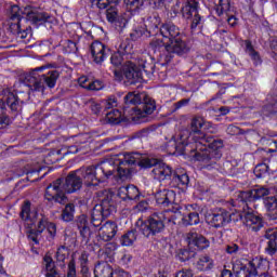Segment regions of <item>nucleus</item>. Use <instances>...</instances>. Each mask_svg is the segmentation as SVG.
Segmentation results:
<instances>
[{"instance_id":"nucleus-45","label":"nucleus","mask_w":277,"mask_h":277,"mask_svg":"<svg viewBox=\"0 0 277 277\" xmlns=\"http://www.w3.org/2000/svg\"><path fill=\"white\" fill-rule=\"evenodd\" d=\"M119 16L118 9L115 5H111L106 10V18L108 23H116Z\"/></svg>"},{"instance_id":"nucleus-9","label":"nucleus","mask_w":277,"mask_h":277,"mask_svg":"<svg viewBox=\"0 0 277 277\" xmlns=\"http://www.w3.org/2000/svg\"><path fill=\"white\" fill-rule=\"evenodd\" d=\"M115 81H122L127 79L130 85H135V83H142V69L133 62V60H128L123 62L121 69L114 70Z\"/></svg>"},{"instance_id":"nucleus-20","label":"nucleus","mask_w":277,"mask_h":277,"mask_svg":"<svg viewBox=\"0 0 277 277\" xmlns=\"http://www.w3.org/2000/svg\"><path fill=\"white\" fill-rule=\"evenodd\" d=\"M74 226L79 230L80 237L88 243L92 237V229H90V223L88 222V215L80 214L74 220Z\"/></svg>"},{"instance_id":"nucleus-33","label":"nucleus","mask_w":277,"mask_h":277,"mask_svg":"<svg viewBox=\"0 0 277 277\" xmlns=\"http://www.w3.org/2000/svg\"><path fill=\"white\" fill-rule=\"evenodd\" d=\"M137 227L135 226L134 229L129 230L128 233L123 234L120 238L121 246H133L137 240Z\"/></svg>"},{"instance_id":"nucleus-60","label":"nucleus","mask_w":277,"mask_h":277,"mask_svg":"<svg viewBox=\"0 0 277 277\" xmlns=\"http://www.w3.org/2000/svg\"><path fill=\"white\" fill-rule=\"evenodd\" d=\"M51 239H55V236L57 235V225L53 222L48 221V226L45 227Z\"/></svg>"},{"instance_id":"nucleus-17","label":"nucleus","mask_w":277,"mask_h":277,"mask_svg":"<svg viewBox=\"0 0 277 277\" xmlns=\"http://www.w3.org/2000/svg\"><path fill=\"white\" fill-rule=\"evenodd\" d=\"M236 220H241L242 224L247 226L252 233H259L265 226L263 217L253 212L236 213Z\"/></svg>"},{"instance_id":"nucleus-58","label":"nucleus","mask_w":277,"mask_h":277,"mask_svg":"<svg viewBox=\"0 0 277 277\" xmlns=\"http://www.w3.org/2000/svg\"><path fill=\"white\" fill-rule=\"evenodd\" d=\"M81 274L82 277H90V268H88V258L85 255L81 256Z\"/></svg>"},{"instance_id":"nucleus-34","label":"nucleus","mask_w":277,"mask_h":277,"mask_svg":"<svg viewBox=\"0 0 277 277\" xmlns=\"http://www.w3.org/2000/svg\"><path fill=\"white\" fill-rule=\"evenodd\" d=\"M61 220L63 222H75V203H65V208L62 210Z\"/></svg>"},{"instance_id":"nucleus-6","label":"nucleus","mask_w":277,"mask_h":277,"mask_svg":"<svg viewBox=\"0 0 277 277\" xmlns=\"http://www.w3.org/2000/svg\"><path fill=\"white\" fill-rule=\"evenodd\" d=\"M114 193L109 189H103L95 193L97 205L91 210V224L98 228L106 217L116 213V200H114Z\"/></svg>"},{"instance_id":"nucleus-26","label":"nucleus","mask_w":277,"mask_h":277,"mask_svg":"<svg viewBox=\"0 0 277 277\" xmlns=\"http://www.w3.org/2000/svg\"><path fill=\"white\" fill-rule=\"evenodd\" d=\"M121 200H140V189L135 185L121 186L118 194Z\"/></svg>"},{"instance_id":"nucleus-24","label":"nucleus","mask_w":277,"mask_h":277,"mask_svg":"<svg viewBox=\"0 0 277 277\" xmlns=\"http://www.w3.org/2000/svg\"><path fill=\"white\" fill-rule=\"evenodd\" d=\"M264 239H266L265 252L269 256H274L277 252V227L267 228L264 233Z\"/></svg>"},{"instance_id":"nucleus-8","label":"nucleus","mask_w":277,"mask_h":277,"mask_svg":"<svg viewBox=\"0 0 277 277\" xmlns=\"http://www.w3.org/2000/svg\"><path fill=\"white\" fill-rule=\"evenodd\" d=\"M135 227L138 233L144 235L147 239H153V237H157V235H161L166 230V223L163 219L159 216V214L154 213L148 216L145 221L138 219L135 223Z\"/></svg>"},{"instance_id":"nucleus-29","label":"nucleus","mask_w":277,"mask_h":277,"mask_svg":"<svg viewBox=\"0 0 277 277\" xmlns=\"http://www.w3.org/2000/svg\"><path fill=\"white\" fill-rule=\"evenodd\" d=\"M233 274L236 277H256V272L250 268V264L236 262L233 265Z\"/></svg>"},{"instance_id":"nucleus-40","label":"nucleus","mask_w":277,"mask_h":277,"mask_svg":"<svg viewBox=\"0 0 277 277\" xmlns=\"http://www.w3.org/2000/svg\"><path fill=\"white\" fill-rule=\"evenodd\" d=\"M166 47H168V41L166 39H153L149 42V49L154 51V53H157V51H164L166 53Z\"/></svg>"},{"instance_id":"nucleus-15","label":"nucleus","mask_w":277,"mask_h":277,"mask_svg":"<svg viewBox=\"0 0 277 277\" xmlns=\"http://www.w3.org/2000/svg\"><path fill=\"white\" fill-rule=\"evenodd\" d=\"M25 14H23V10L18 5H12L9 14V29L11 34L17 36L21 34V29L23 24L25 23Z\"/></svg>"},{"instance_id":"nucleus-38","label":"nucleus","mask_w":277,"mask_h":277,"mask_svg":"<svg viewBox=\"0 0 277 277\" xmlns=\"http://www.w3.org/2000/svg\"><path fill=\"white\" fill-rule=\"evenodd\" d=\"M105 120L108 124H120L122 122V113L118 109H113L106 114Z\"/></svg>"},{"instance_id":"nucleus-37","label":"nucleus","mask_w":277,"mask_h":277,"mask_svg":"<svg viewBox=\"0 0 277 277\" xmlns=\"http://www.w3.org/2000/svg\"><path fill=\"white\" fill-rule=\"evenodd\" d=\"M184 226H196L200 224V214L198 212H190L187 215H181Z\"/></svg>"},{"instance_id":"nucleus-64","label":"nucleus","mask_w":277,"mask_h":277,"mask_svg":"<svg viewBox=\"0 0 277 277\" xmlns=\"http://www.w3.org/2000/svg\"><path fill=\"white\" fill-rule=\"evenodd\" d=\"M266 217H267L268 222H275V224H277V208L266 212Z\"/></svg>"},{"instance_id":"nucleus-46","label":"nucleus","mask_w":277,"mask_h":277,"mask_svg":"<svg viewBox=\"0 0 277 277\" xmlns=\"http://www.w3.org/2000/svg\"><path fill=\"white\" fill-rule=\"evenodd\" d=\"M267 172H269V167L265 163L258 164L253 170V173L255 174L256 179H263V176H265Z\"/></svg>"},{"instance_id":"nucleus-62","label":"nucleus","mask_w":277,"mask_h":277,"mask_svg":"<svg viewBox=\"0 0 277 277\" xmlns=\"http://www.w3.org/2000/svg\"><path fill=\"white\" fill-rule=\"evenodd\" d=\"M67 277H77V268L75 265V260H71L68 263V273H67Z\"/></svg>"},{"instance_id":"nucleus-43","label":"nucleus","mask_w":277,"mask_h":277,"mask_svg":"<svg viewBox=\"0 0 277 277\" xmlns=\"http://www.w3.org/2000/svg\"><path fill=\"white\" fill-rule=\"evenodd\" d=\"M177 259L182 263H185V261H189V259H194L196 256L195 251H192L189 249H180L177 251Z\"/></svg>"},{"instance_id":"nucleus-48","label":"nucleus","mask_w":277,"mask_h":277,"mask_svg":"<svg viewBox=\"0 0 277 277\" xmlns=\"http://www.w3.org/2000/svg\"><path fill=\"white\" fill-rule=\"evenodd\" d=\"M230 11V0H220L219 5L216 6V14L222 16L224 12Z\"/></svg>"},{"instance_id":"nucleus-7","label":"nucleus","mask_w":277,"mask_h":277,"mask_svg":"<svg viewBox=\"0 0 277 277\" xmlns=\"http://www.w3.org/2000/svg\"><path fill=\"white\" fill-rule=\"evenodd\" d=\"M187 140H189V133L187 131L180 132L177 138H171L166 146L169 155H187L196 159L198 146L189 144Z\"/></svg>"},{"instance_id":"nucleus-11","label":"nucleus","mask_w":277,"mask_h":277,"mask_svg":"<svg viewBox=\"0 0 277 277\" xmlns=\"http://www.w3.org/2000/svg\"><path fill=\"white\" fill-rule=\"evenodd\" d=\"M175 55H185L189 53V47L183 41V36L177 39H173L166 45V52L160 55V66H168L172 62V57Z\"/></svg>"},{"instance_id":"nucleus-28","label":"nucleus","mask_w":277,"mask_h":277,"mask_svg":"<svg viewBox=\"0 0 277 277\" xmlns=\"http://www.w3.org/2000/svg\"><path fill=\"white\" fill-rule=\"evenodd\" d=\"M248 265L252 272H255V277L259 276V274L260 276L261 274H267V269H269V261L263 258H254Z\"/></svg>"},{"instance_id":"nucleus-32","label":"nucleus","mask_w":277,"mask_h":277,"mask_svg":"<svg viewBox=\"0 0 277 277\" xmlns=\"http://www.w3.org/2000/svg\"><path fill=\"white\" fill-rule=\"evenodd\" d=\"M12 124V118L8 114V109L5 108V102L0 100V130L8 129Z\"/></svg>"},{"instance_id":"nucleus-23","label":"nucleus","mask_w":277,"mask_h":277,"mask_svg":"<svg viewBox=\"0 0 277 277\" xmlns=\"http://www.w3.org/2000/svg\"><path fill=\"white\" fill-rule=\"evenodd\" d=\"M155 200L159 207H170L176 200V193L170 189H162L155 193Z\"/></svg>"},{"instance_id":"nucleus-42","label":"nucleus","mask_w":277,"mask_h":277,"mask_svg":"<svg viewBox=\"0 0 277 277\" xmlns=\"http://www.w3.org/2000/svg\"><path fill=\"white\" fill-rule=\"evenodd\" d=\"M146 27H147L146 30H144L143 28H136V29H134V30L130 34L131 40L136 41V40H140V38H142V36H146V37L150 36V35L148 34V29H149V27H155V24H147Z\"/></svg>"},{"instance_id":"nucleus-31","label":"nucleus","mask_w":277,"mask_h":277,"mask_svg":"<svg viewBox=\"0 0 277 277\" xmlns=\"http://www.w3.org/2000/svg\"><path fill=\"white\" fill-rule=\"evenodd\" d=\"M117 52L126 56V61L133 60V43L129 39L121 41Z\"/></svg>"},{"instance_id":"nucleus-12","label":"nucleus","mask_w":277,"mask_h":277,"mask_svg":"<svg viewBox=\"0 0 277 277\" xmlns=\"http://www.w3.org/2000/svg\"><path fill=\"white\" fill-rule=\"evenodd\" d=\"M29 89L25 91H10L9 89L4 90L5 103L13 114H18L23 109V103L29 100Z\"/></svg>"},{"instance_id":"nucleus-35","label":"nucleus","mask_w":277,"mask_h":277,"mask_svg":"<svg viewBox=\"0 0 277 277\" xmlns=\"http://www.w3.org/2000/svg\"><path fill=\"white\" fill-rule=\"evenodd\" d=\"M197 267L199 272H209V269H213V259L209 255H201L197 262Z\"/></svg>"},{"instance_id":"nucleus-59","label":"nucleus","mask_w":277,"mask_h":277,"mask_svg":"<svg viewBox=\"0 0 277 277\" xmlns=\"http://www.w3.org/2000/svg\"><path fill=\"white\" fill-rule=\"evenodd\" d=\"M150 129L149 128H144L137 132H135L133 135H132V140H140L142 137H148V135H150Z\"/></svg>"},{"instance_id":"nucleus-21","label":"nucleus","mask_w":277,"mask_h":277,"mask_svg":"<svg viewBox=\"0 0 277 277\" xmlns=\"http://www.w3.org/2000/svg\"><path fill=\"white\" fill-rule=\"evenodd\" d=\"M91 55L95 64H103L109 57V48L103 42L94 41L91 44Z\"/></svg>"},{"instance_id":"nucleus-4","label":"nucleus","mask_w":277,"mask_h":277,"mask_svg":"<svg viewBox=\"0 0 277 277\" xmlns=\"http://www.w3.org/2000/svg\"><path fill=\"white\" fill-rule=\"evenodd\" d=\"M123 161L124 158L119 159L117 163L111 160L103 161L95 166L78 169V172H80V177L85 187H96V185L105 183L111 176H118L120 179L119 170Z\"/></svg>"},{"instance_id":"nucleus-52","label":"nucleus","mask_w":277,"mask_h":277,"mask_svg":"<svg viewBox=\"0 0 277 277\" xmlns=\"http://www.w3.org/2000/svg\"><path fill=\"white\" fill-rule=\"evenodd\" d=\"M120 3V0H97V8L100 10H106V8H111L114 5H118Z\"/></svg>"},{"instance_id":"nucleus-49","label":"nucleus","mask_w":277,"mask_h":277,"mask_svg":"<svg viewBox=\"0 0 277 277\" xmlns=\"http://www.w3.org/2000/svg\"><path fill=\"white\" fill-rule=\"evenodd\" d=\"M88 134H81L77 137L76 140V145L80 150H83V148H88L90 146V141H89Z\"/></svg>"},{"instance_id":"nucleus-53","label":"nucleus","mask_w":277,"mask_h":277,"mask_svg":"<svg viewBox=\"0 0 277 277\" xmlns=\"http://www.w3.org/2000/svg\"><path fill=\"white\" fill-rule=\"evenodd\" d=\"M264 207L266 209V213L277 209V199L276 197H267L264 199Z\"/></svg>"},{"instance_id":"nucleus-2","label":"nucleus","mask_w":277,"mask_h":277,"mask_svg":"<svg viewBox=\"0 0 277 277\" xmlns=\"http://www.w3.org/2000/svg\"><path fill=\"white\" fill-rule=\"evenodd\" d=\"M131 166H140V168H154L153 174L158 181H172L175 171L172 167L166 164L163 161L157 158H150L146 155L140 153L126 154L123 156V161L119 167V174L121 181H127L131 179L133 169Z\"/></svg>"},{"instance_id":"nucleus-19","label":"nucleus","mask_w":277,"mask_h":277,"mask_svg":"<svg viewBox=\"0 0 277 277\" xmlns=\"http://www.w3.org/2000/svg\"><path fill=\"white\" fill-rule=\"evenodd\" d=\"M182 15L184 18H192L194 16L190 29H196L200 25V14H198V1L187 0L186 4L182 8Z\"/></svg>"},{"instance_id":"nucleus-27","label":"nucleus","mask_w":277,"mask_h":277,"mask_svg":"<svg viewBox=\"0 0 277 277\" xmlns=\"http://www.w3.org/2000/svg\"><path fill=\"white\" fill-rule=\"evenodd\" d=\"M48 224H49V219L42 215L37 224V228L30 229L28 232V238H30V240L34 241V243L36 245L40 243V240H38V237H40L44 233V229L47 228Z\"/></svg>"},{"instance_id":"nucleus-57","label":"nucleus","mask_w":277,"mask_h":277,"mask_svg":"<svg viewBox=\"0 0 277 277\" xmlns=\"http://www.w3.org/2000/svg\"><path fill=\"white\" fill-rule=\"evenodd\" d=\"M65 53H77V43L72 40H66L64 42Z\"/></svg>"},{"instance_id":"nucleus-63","label":"nucleus","mask_w":277,"mask_h":277,"mask_svg":"<svg viewBox=\"0 0 277 277\" xmlns=\"http://www.w3.org/2000/svg\"><path fill=\"white\" fill-rule=\"evenodd\" d=\"M87 90H103V82L95 80L93 82H90L87 87Z\"/></svg>"},{"instance_id":"nucleus-50","label":"nucleus","mask_w":277,"mask_h":277,"mask_svg":"<svg viewBox=\"0 0 277 277\" xmlns=\"http://www.w3.org/2000/svg\"><path fill=\"white\" fill-rule=\"evenodd\" d=\"M150 8L153 10H161V8H166L167 5H170L172 3V0H148Z\"/></svg>"},{"instance_id":"nucleus-16","label":"nucleus","mask_w":277,"mask_h":277,"mask_svg":"<svg viewBox=\"0 0 277 277\" xmlns=\"http://www.w3.org/2000/svg\"><path fill=\"white\" fill-rule=\"evenodd\" d=\"M22 14L26 16L24 18V23H27V21L31 22V25H35V27H40V25H44V23H49V18H51V15L44 12H38L36 8L34 6H25L24 10H22Z\"/></svg>"},{"instance_id":"nucleus-10","label":"nucleus","mask_w":277,"mask_h":277,"mask_svg":"<svg viewBox=\"0 0 277 277\" xmlns=\"http://www.w3.org/2000/svg\"><path fill=\"white\" fill-rule=\"evenodd\" d=\"M135 107V105L140 106V111H143L144 114L150 115L155 109H157V106L155 105V100L150 98L145 93H133L129 92L123 97V109H129V107Z\"/></svg>"},{"instance_id":"nucleus-18","label":"nucleus","mask_w":277,"mask_h":277,"mask_svg":"<svg viewBox=\"0 0 277 277\" xmlns=\"http://www.w3.org/2000/svg\"><path fill=\"white\" fill-rule=\"evenodd\" d=\"M269 194V188L265 186H256L251 190L240 192L238 195L239 202H256L265 198Z\"/></svg>"},{"instance_id":"nucleus-54","label":"nucleus","mask_w":277,"mask_h":277,"mask_svg":"<svg viewBox=\"0 0 277 277\" xmlns=\"http://www.w3.org/2000/svg\"><path fill=\"white\" fill-rule=\"evenodd\" d=\"M114 23L117 31H122V29L127 27L129 21L127 19V17H124V15H119Z\"/></svg>"},{"instance_id":"nucleus-55","label":"nucleus","mask_w":277,"mask_h":277,"mask_svg":"<svg viewBox=\"0 0 277 277\" xmlns=\"http://www.w3.org/2000/svg\"><path fill=\"white\" fill-rule=\"evenodd\" d=\"M264 116H277V102L273 105H266L262 108Z\"/></svg>"},{"instance_id":"nucleus-44","label":"nucleus","mask_w":277,"mask_h":277,"mask_svg":"<svg viewBox=\"0 0 277 277\" xmlns=\"http://www.w3.org/2000/svg\"><path fill=\"white\" fill-rule=\"evenodd\" d=\"M145 2L146 0H123L126 8H128V10H133L134 12L144 8Z\"/></svg>"},{"instance_id":"nucleus-30","label":"nucleus","mask_w":277,"mask_h":277,"mask_svg":"<svg viewBox=\"0 0 277 277\" xmlns=\"http://www.w3.org/2000/svg\"><path fill=\"white\" fill-rule=\"evenodd\" d=\"M43 262L45 263V277H62V273L57 271L55 261L51 255H44Z\"/></svg>"},{"instance_id":"nucleus-36","label":"nucleus","mask_w":277,"mask_h":277,"mask_svg":"<svg viewBox=\"0 0 277 277\" xmlns=\"http://www.w3.org/2000/svg\"><path fill=\"white\" fill-rule=\"evenodd\" d=\"M246 53L250 55L252 62L254 63L255 66H259L261 64V55H259V52L254 50V47H252V41L246 40Z\"/></svg>"},{"instance_id":"nucleus-13","label":"nucleus","mask_w":277,"mask_h":277,"mask_svg":"<svg viewBox=\"0 0 277 277\" xmlns=\"http://www.w3.org/2000/svg\"><path fill=\"white\" fill-rule=\"evenodd\" d=\"M147 32L150 36H162L163 40L167 41V44L169 42H172L173 40H176L177 38H181V29L174 24H163L161 27L157 26V24H154V26H149V29H147Z\"/></svg>"},{"instance_id":"nucleus-41","label":"nucleus","mask_w":277,"mask_h":277,"mask_svg":"<svg viewBox=\"0 0 277 277\" xmlns=\"http://www.w3.org/2000/svg\"><path fill=\"white\" fill-rule=\"evenodd\" d=\"M138 66L143 68L144 72L147 75H153L155 72V61L153 58L145 60L141 58Z\"/></svg>"},{"instance_id":"nucleus-39","label":"nucleus","mask_w":277,"mask_h":277,"mask_svg":"<svg viewBox=\"0 0 277 277\" xmlns=\"http://www.w3.org/2000/svg\"><path fill=\"white\" fill-rule=\"evenodd\" d=\"M171 183H173V186L179 185L181 187H187V185H189V175H187V173L179 174L175 171L171 179Z\"/></svg>"},{"instance_id":"nucleus-22","label":"nucleus","mask_w":277,"mask_h":277,"mask_svg":"<svg viewBox=\"0 0 277 277\" xmlns=\"http://www.w3.org/2000/svg\"><path fill=\"white\" fill-rule=\"evenodd\" d=\"M186 241L189 248H197V250H207L211 243L209 239L194 230L186 234Z\"/></svg>"},{"instance_id":"nucleus-25","label":"nucleus","mask_w":277,"mask_h":277,"mask_svg":"<svg viewBox=\"0 0 277 277\" xmlns=\"http://www.w3.org/2000/svg\"><path fill=\"white\" fill-rule=\"evenodd\" d=\"M118 233V225L114 221L106 222L100 227V239L102 241H111Z\"/></svg>"},{"instance_id":"nucleus-56","label":"nucleus","mask_w":277,"mask_h":277,"mask_svg":"<svg viewBox=\"0 0 277 277\" xmlns=\"http://www.w3.org/2000/svg\"><path fill=\"white\" fill-rule=\"evenodd\" d=\"M67 256H68V249H66L64 246H61L56 251V261H58L60 263H64Z\"/></svg>"},{"instance_id":"nucleus-61","label":"nucleus","mask_w":277,"mask_h":277,"mask_svg":"<svg viewBox=\"0 0 277 277\" xmlns=\"http://www.w3.org/2000/svg\"><path fill=\"white\" fill-rule=\"evenodd\" d=\"M227 133L229 135H243V133H246V131L241 130L237 126H229V127H227Z\"/></svg>"},{"instance_id":"nucleus-47","label":"nucleus","mask_w":277,"mask_h":277,"mask_svg":"<svg viewBox=\"0 0 277 277\" xmlns=\"http://www.w3.org/2000/svg\"><path fill=\"white\" fill-rule=\"evenodd\" d=\"M31 213V201L25 200L22 205V211L19 213L22 220H29V215Z\"/></svg>"},{"instance_id":"nucleus-5","label":"nucleus","mask_w":277,"mask_h":277,"mask_svg":"<svg viewBox=\"0 0 277 277\" xmlns=\"http://www.w3.org/2000/svg\"><path fill=\"white\" fill-rule=\"evenodd\" d=\"M47 68H53V64H47L35 69H31L28 74H26L24 78V85L29 88L32 92H43L44 84L52 90L55 88L57 83V79H60V72L55 69L48 71L47 74H38L42 72V70H47Z\"/></svg>"},{"instance_id":"nucleus-51","label":"nucleus","mask_w":277,"mask_h":277,"mask_svg":"<svg viewBox=\"0 0 277 277\" xmlns=\"http://www.w3.org/2000/svg\"><path fill=\"white\" fill-rule=\"evenodd\" d=\"M122 62H127V58L118 51L115 52L110 57V63L113 64V66H122Z\"/></svg>"},{"instance_id":"nucleus-14","label":"nucleus","mask_w":277,"mask_h":277,"mask_svg":"<svg viewBox=\"0 0 277 277\" xmlns=\"http://www.w3.org/2000/svg\"><path fill=\"white\" fill-rule=\"evenodd\" d=\"M235 217H237V214H232L224 208H217L207 215V222L214 228H222L225 224L233 222Z\"/></svg>"},{"instance_id":"nucleus-3","label":"nucleus","mask_w":277,"mask_h":277,"mask_svg":"<svg viewBox=\"0 0 277 277\" xmlns=\"http://www.w3.org/2000/svg\"><path fill=\"white\" fill-rule=\"evenodd\" d=\"M83 187L81 171L76 170L67 174L65 180L58 177L45 187L44 200L49 207L53 205H66L68 197L66 194H75Z\"/></svg>"},{"instance_id":"nucleus-1","label":"nucleus","mask_w":277,"mask_h":277,"mask_svg":"<svg viewBox=\"0 0 277 277\" xmlns=\"http://www.w3.org/2000/svg\"><path fill=\"white\" fill-rule=\"evenodd\" d=\"M211 122L205 121L202 117H194L190 121V131L199 135L195 153V159L203 163V170L217 169V161L222 159V148H224V141L214 140L209 133H213Z\"/></svg>"}]
</instances>
